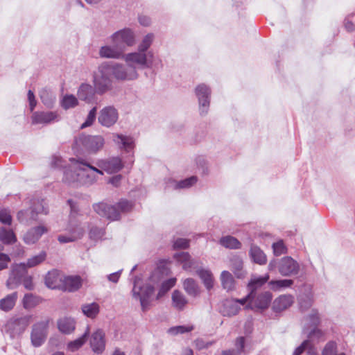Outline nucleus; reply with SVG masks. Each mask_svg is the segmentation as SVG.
Returning a JSON list of instances; mask_svg holds the SVG:
<instances>
[{
    "label": "nucleus",
    "instance_id": "nucleus-24",
    "mask_svg": "<svg viewBox=\"0 0 355 355\" xmlns=\"http://www.w3.org/2000/svg\"><path fill=\"white\" fill-rule=\"evenodd\" d=\"M112 140L120 149L129 152L134 148V140L130 136L122 134H112Z\"/></svg>",
    "mask_w": 355,
    "mask_h": 355
},
{
    "label": "nucleus",
    "instance_id": "nucleus-5",
    "mask_svg": "<svg viewBox=\"0 0 355 355\" xmlns=\"http://www.w3.org/2000/svg\"><path fill=\"white\" fill-rule=\"evenodd\" d=\"M105 144V139L101 135H80L74 139L73 149L78 152L96 153Z\"/></svg>",
    "mask_w": 355,
    "mask_h": 355
},
{
    "label": "nucleus",
    "instance_id": "nucleus-21",
    "mask_svg": "<svg viewBox=\"0 0 355 355\" xmlns=\"http://www.w3.org/2000/svg\"><path fill=\"white\" fill-rule=\"evenodd\" d=\"M56 112H35L31 116L33 124H47L58 120Z\"/></svg>",
    "mask_w": 355,
    "mask_h": 355
},
{
    "label": "nucleus",
    "instance_id": "nucleus-52",
    "mask_svg": "<svg viewBox=\"0 0 355 355\" xmlns=\"http://www.w3.org/2000/svg\"><path fill=\"white\" fill-rule=\"evenodd\" d=\"M104 235V229L98 227H92L89 232V238L94 241H98L101 239Z\"/></svg>",
    "mask_w": 355,
    "mask_h": 355
},
{
    "label": "nucleus",
    "instance_id": "nucleus-32",
    "mask_svg": "<svg viewBox=\"0 0 355 355\" xmlns=\"http://www.w3.org/2000/svg\"><path fill=\"white\" fill-rule=\"evenodd\" d=\"M172 306L177 310H183L188 303L184 295L178 290H175L171 296Z\"/></svg>",
    "mask_w": 355,
    "mask_h": 355
},
{
    "label": "nucleus",
    "instance_id": "nucleus-35",
    "mask_svg": "<svg viewBox=\"0 0 355 355\" xmlns=\"http://www.w3.org/2000/svg\"><path fill=\"white\" fill-rule=\"evenodd\" d=\"M82 285L81 278L78 276H68L63 280V286L66 291L73 292L80 288Z\"/></svg>",
    "mask_w": 355,
    "mask_h": 355
},
{
    "label": "nucleus",
    "instance_id": "nucleus-17",
    "mask_svg": "<svg viewBox=\"0 0 355 355\" xmlns=\"http://www.w3.org/2000/svg\"><path fill=\"white\" fill-rule=\"evenodd\" d=\"M46 329L47 324L44 322H38L33 327L31 338L34 347H40L44 343L47 334Z\"/></svg>",
    "mask_w": 355,
    "mask_h": 355
},
{
    "label": "nucleus",
    "instance_id": "nucleus-36",
    "mask_svg": "<svg viewBox=\"0 0 355 355\" xmlns=\"http://www.w3.org/2000/svg\"><path fill=\"white\" fill-rule=\"evenodd\" d=\"M254 306L259 309H266L268 307L271 300L272 294L266 291L259 294L256 298L254 297Z\"/></svg>",
    "mask_w": 355,
    "mask_h": 355
},
{
    "label": "nucleus",
    "instance_id": "nucleus-37",
    "mask_svg": "<svg viewBox=\"0 0 355 355\" xmlns=\"http://www.w3.org/2000/svg\"><path fill=\"white\" fill-rule=\"evenodd\" d=\"M230 267L237 278H243L246 272L243 270V261L238 256H234L230 259Z\"/></svg>",
    "mask_w": 355,
    "mask_h": 355
},
{
    "label": "nucleus",
    "instance_id": "nucleus-3",
    "mask_svg": "<svg viewBox=\"0 0 355 355\" xmlns=\"http://www.w3.org/2000/svg\"><path fill=\"white\" fill-rule=\"evenodd\" d=\"M70 162L73 164V168L80 171V183L82 184L92 185L96 182L98 175H103L101 169L93 166L81 158H71Z\"/></svg>",
    "mask_w": 355,
    "mask_h": 355
},
{
    "label": "nucleus",
    "instance_id": "nucleus-16",
    "mask_svg": "<svg viewBox=\"0 0 355 355\" xmlns=\"http://www.w3.org/2000/svg\"><path fill=\"white\" fill-rule=\"evenodd\" d=\"M173 257L178 263L182 265L183 270L188 272L195 270L200 264L199 261L191 259L190 254L186 252L175 253Z\"/></svg>",
    "mask_w": 355,
    "mask_h": 355
},
{
    "label": "nucleus",
    "instance_id": "nucleus-19",
    "mask_svg": "<svg viewBox=\"0 0 355 355\" xmlns=\"http://www.w3.org/2000/svg\"><path fill=\"white\" fill-rule=\"evenodd\" d=\"M90 346L94 353L101 354L105 347V333L101 329L94 332L89 340Z\"/></svg>",
    "mask_w": 355,
    "mask_h": 355
},
{
    "label": "nucleus",
    "instance_id": "nucleus-42",
    "mask_svg": "<svg viewBox=\"0 0 355 355\" xmlns=\"http://www.w3.org/2000/svg\"><path fill=\"white\" fill-rule=\"evenodd\" d=\"M219 243L226 248L230 249H240L241 248V242L235 237L232 236H225L220 238L219 240Z\"/></svg>",
    "mask_w": 355,
    "mask_h": 355
},
{
    "label": "nucleus",
    "instance_id": "nucleus-4",
    "mask_svg": "<svg viewBox=\"0 0 355 355\" xmlns=\"http://www.w3.org/2000/svg\"><path fill=\"white\" fill-rule=\"evenodd\" d=\"M132 207L133 204L132 202L127 200H121L116 205H112L105 202L96 204L94 205V209L99 216L115 220L119 218L121 212L130 211Z\"/></svg>",
    "mask_w": 355,
    "mask_h": 355
},
{
    "label": "nucleus",
    "instance_id": "nucleus-14",
    "mask_svg": "<svg viewBox=\"0 0 355 355\" xmlns=\"http://www.w3.org/2000/svg\"><path fill=\"white\" fill-rule=\"evenodd\" d=\"M118 118L117 110L112 106H107L100 111L98 121L103 126L110 128L116 123Z\"/></svg>",
    "mask_w": 355,
    "mask_h": 355
},
{
    "label": "nucleus",
    "instance_id": "nucleus-20",
    "mask_svg": "<svg viewBox=\"0 0 355 355\" xmlns=\"http://www.w3.org/2000/svg\"><path fill=\"white\" fill-rule=\"evenodd\" d=\"M197 181L198 178L196 176H191L180 181L168 179L166 180V189L171 190L189 189L194 185Z\"/></svg>",
    "mask_w": 355,
    "mask_h": 355
},
{
    "label": "nucleus",
    "instance_id": "nucleus-9",
    "mask_svg": "<svg viewBox=\"0 0 355 355\" xmlns=\"http://www.w3.org/2000/svg\"><path fill=\"white\" fill-rule=\"evenodd\" d=\"M111 43L116 46L124 53L126 46H132L135 44V35L130 28H123L113 33L110 36Z\"/></svg>",
    "mask_w": 355,
    "mask_h": 355
},
{
    "label": "nucleus",
    "instance_id": "nucleus-13",
    "mask_svg": "<svg viewBox=\"0 0 355 355\" xmlns=\"http://www.w3.org/2000/svg\"><path fill=\"white\" fill-rule=\"evenodd\" d=\"M278 270L282 276L296 275L300 271V265L292 257H284L278 261Z\"/></svg>",
    "mask_w": 355,
    "mask_h": 355
},
{
    "label": "nucleus",
    "instance_id": "nucleus-29",
    "mask_svg": "<svg viewBox=\"0 0 355 355\" xmlns=\"http://www.w3.org/2000/svg\"><path fill=\"white\" fill-rule=\"evenodd\" d=\"M195 270L202 279L205 288L209 291L211 290L214 286V277L211 272L209 270L200 268V265Z\"/></svg>",
    "mask_w": 355,
    "mask_h": 355
},
{
    "label": "nucleus",
    "instance_id": "nucleus-1",
    "mask_svg": "<svg viewBox=\"0 0 355 355\" xmlns=\"http://www.w3.org/2000/svg\"><path fill=\"white\" fill-rule=\"evenodd\" d=\"M155 39L153 33H148L144 37L138 46V51L127 53V61L135 62L141 69H153L157 70L163 67L162 60L155 57L153 51H148Z\"/></svg>",
    "mask_w": 355,
    "mask_h": 355
},
{
    "label": "nucleus",
    "instance_id": "nucleus-50",
    "mask_svg": "<svg viewBox=\"0 0 355 355\" xmlns=\"http://www.w3.org/2000/svg\"><path fill=\"white\" fill-rule=\"evenodd\" d=\"M46 257V254L44 252H42L39 254L32 257L28 259L26 263H25L26 268H33L39 265L45 260Z\"/></svg>",
    "mask_w": 355,
    "mask_h": 355
},
{
    "label": "nucleus",
    "instance_id": "nucleus-64",
    "mask_svg": "<svg viewBox=\"0 0 355 355\" xmlns=\"http://www.w3.org/2000/svg\"><path fill=\"white\" fill-rule=\"evenodd\" d=\"M21 282H23L24 286L26 289L29 291L33 290L34 284L33 283V278L31 276L26 275Z\"/></svg>",
    "mask_w": 355,
    "mask_h": 355
},
{
    "label": "nucleus",
    "instance_id": "nucleus-51",
    "mask_svg": "<svg viewBox=\"0 0 355 355\" xmlns=\"http://www.w3.org/2000/svg\"><path fill=\"white\" fill-rule=\"evenodd\" d=\"M96 107H94L89 112L85 119V121L80 125L81 129L91 126L94 122L96 117Z\"/></svg>",
    "mask_w": 355,
    "mask_h": 355
},
{
    "label": "nucleus",
    "instance_id": "nucleus-30",
    "mask_svg": "<svg viewBox=\"0 0 355 355\" xmlns=\"http://www.w3.org/2000/svg\"><path fill=\"white\" fill-rule=\"evenodd\" d=\"M70 163V165L64 171L63 181L67 184L80 183V171L74 169L72 163L71 162Z\"/></svg>",
    "mask_w": 355,
    "mask_h": 355
},
{
    "label": "nucleus",
    "instance_id": "nucleus-33",
    "mask_svg": "<svg viewBox=\"0 0 355 355\" xmlns=\"http://www.w3.org/2000/svg\"><path fill=\"white\" fill-rule=\"evenodd\" d=\"M322 321L321 315L317 309H311L304 318V325L309 327H318Z\"/></svg>",
    "mask_w": 355,
    "mask_h": 355
},
{
    "label": "nucleus",
    "instance_id": "nucleus-49",
    "mask_svg": "<svg viewBox=\"0 0 355 355\" xmlns=\"http://www.w3.org/2000/svg\"><path fill=\"white\" fill-rule=\"evenodd\" d=\"M292 279L272 280L269 282L270 288L274 291L279 290L282 288H288L293 285Z\"/></svg>",
    "mask_w": 355,
    "mask_h": 355
},
{
    "label": "nucleus",
    "instance_id": "nucleus-34",
    "mask_svg": "<svg viewBox=\"0 0 355 355\" xmlns=\"http://www.w3.org/2000/svg\"><path fill=\"white\" fill-rule=\"evenodd\" d=\"M239 310L240 307L234 299L226 300L223 303L222 313L225 316L231 317L236 315Z\"/></svg>",
    "mask_w": 355,
    "mask_h": 355
},
{
    "label": "nucleus",
    "instance_id": "nucleus-63",
    "mask_svg": "<svg viewBox=\"0 0 355 355\" xmlns=\"http://www.w3.org/2000/svg\"><path fill=\"white\" fill-rule=\"evenodd\" d=\"M236 350L241 354L243 352L245 347V338L243 336L239 337L235 341Z\"/></svg>",
    "mask_w": 355,
    "mask_h": 355
},
{
    "label": "nucleus",
    "instance_id": "nucleus-48",
    "mask_svg": "<svg viewBox=\"0 0 355 355\" xmlns=\"http://www.w3.org/2000/svg\"><path fill=\"white\" fill-rule=\"evenodd\" d=\"M40 298L31 293H27L23 298V305L25 309H31L40 303Z\"/></svg>",
    "mask_w": 355,
    "mask_h": 355
},
{
    "label": "nucleus",
    "instance_id": "nucleus-60",
    "mask_svg": "<svg viewBox=\"0 0 355 355\" xmlns=\"http://www.w3.org/2000/svg\"><path fill=\"white\" fill-rule=\"evenodd\" d=\"M189 246V241L186 239H178L174 241L173 248L175 249H186Z\"/></svg>",
    "mask_w": 355,
    "mask_h": 355
},
{
    "label": "nucleus",
    "instance_id": "nucleus-62",
    "mask_svg": "<svg viewBox=\"0 0 355 355\" xmlns=\"http://www.w3.org/2000/svg\"><path fill=\"white\" fill-rule=\"evenodd\" d=\"M10 261V258L8 254L0 252V270L6 268Z\"/></svg>",
    "mask_w": 355,
    "mask_h": 355
},
{
    "label": "nucleus",
    "instance_id": "nucleus-54",
    "mask_svg": "<svg viewBox=\"0 0 355 355\" xmlns=\"http://www.w3.org/2000/svg\"><path fill=\"white\" fill-rule=\"evenodd\" d=\"M83 236V232L80 230L77 234H71L68 236L60 235L58 240L61 243H66L69 242H73L77 239H80Z\"/></svg>",
    "mask_w": 355,
    "mask_h": 355
},
{
    "label": "nucleus",
    "instance_id": "nucleus-40",
    "mask_svg": "<svg viewBox=\"0 0 355 355\" xmlns=\"http://www.w3.org/2000/svg\"><path fill=\"white\" fill-rule=\"evenodd\" d=\"M58 329L64 334H70L75 329V321L70 318H64L58 322Z\"/></svg>",
    "mask_w": 355,
    "mask_h": 355
},
{
    "label": "nucleus",
    "instance_id": "nucleus-46",
    "mask_svg": "<svg viewBox=\"0 0 355 355\" xmlns=\"http://www.w3.org/2000/svg\"><path fill=\"white\" fill-rule=\"evenodd\" d=\"M59 280L60 279L57 270L49 272L45 277V284L51 288H56Z\"/></svg>",
    "mask_w": 355,
    "mask_h": 355
},
{
    "label": "nucleus",
    "instance_id": "nucleus-39",
    "mask_svg": "<svg viewBox=\"0 0 355 355\" xmlns=\"http://www.w3.org/2000/svg\"><path fill=\"white\" fill-rule=\"evenodd\" d=\"M40 97L42 103L48 108L53 107L55 102V95L50 90L44 88L40 92Z\"/></svg>",
    "mask_w": 355,
    "mask_h": 355
},
{
    "label": "nucleus",
    "instance_id": "nucleus-25",
    "mask_svg": "<svg viewBox=\"0 0 355 355\" xmlns=\"http://www.w3.org/2000/svg\"><path fill=\"white\" fill-rule=\"evenodd\" d=\"M293 303V297L291 295H282L277 297L272 303V309L275 312L283 311L289 308Z\"/></svg>",
    "mask_w": 355,
    "mask_h": 355
},
{
    "label": "nucleus",
    "instance_id": "nucleus-56",
    "mask_svg": "<svg viewBox=\"0 0 355 355\" xmlns=\"http://www.w3.org/2000/svg\"><path fill=\"white\" fill-rule=\"evenodd\" d=\"M273 252L275 256H280L286 253V248L281 240L272 244Z\"/></svg>",
    "mask_w": 355,
    "mask_h": 355
},
{
    "label": "nucleus",
    "instance_id": "nucleus-57",
    "mask_svg": "<svg viewBox=\"0 0 355 355\" xmlns=\"http://www.w3.org/2000/svg\"><path fill=\"white\" fill-rule=\"evenodd\" d=\"M193 327L192 326L185 327V326H176L171 327L168 329V333L172 335H177L179 334H184L185 332H189L192 331Z\"/></svg>",
    "mask_w": 355,
    "mask_h": 355
},
{
    "label": "nucleus",
    "instance_id": "nucleus-12",
    "mask_svg": "<svg viewBox=\"0 0 355 355\" xmlns=\"http://www.w3.org/2000/svg\"><path fill=\"white\" fill-rule=\"evenodd\" d=\"M195 93L198 100L200 114L205 116L207 114L209 107L210 88L205 84H200L196 87Z\"/></svg>",
    "mask_w": 355,
    "mask_h": 355
},
{
    "label": "nucleus",
    "instance_id": "nucleus-2",
    "mask_svg": "<svg viewBox=\"0 0 355 355\" xmlns=\"http://www.w3.org/2000/svg\"><path fill=\"white\" fill-rule=\"evenodd\" d=\"M123 60L125 64L112 62H105L112 75V77L119 81L135 80L139 78L138 69H140L135 62L127 61V54Z\"/></svg>",
    "mask_w": 355,
    "mask_h": 355
},
{
    "label": "nucleus",
    "instance_id": "nucleus-27",
    "mask_svg": "<svg viewBox=\"0 0 355 355\" xmlns=\"http://www.w3.org/2000/svg\"><path fill=\"white\" fill-rule=\"evenodd\" d=\"M252 260L259 265H264L267 262V257L263 250L259 247L252 244L249 252Z\"/></svg>",
    "mask_w": 355,
    "mask_h": 355
},
{
    "label": "nucleus",
    "instance_id": "nucleus-6",
    "mask_svg": "<svg viewBox=\"0 0 355 355\" xmlns=\"http://www.w3.org/2000/svg\"><path fill=\"white\" fill-rule=\"evenodd\" d=\"M112 75L105 62L93 73V85L97 94L103 95L112 89Z\"/></svg>",
    "mask_w": 355,
    "mask_h": 355
},
{
    "label": "nucleus",
    "instance_id": "nucleus-59",
    "mask_svg": "<svg viewBox=\"0 0 355 355\" xmlns=\"http://www.w3.org/2000/svg\"><path fill=\"white\" fill-rule=\"evenodd\" d=\"M313 302V299L312 297L306 296L304 298L302 297L299 301L300 308L302 310H305L311 306Z\"/></svg>",
    "mask_w": 355,
    "mask_h": 355
},
{
    "label": "nucleus",
    "instance_id": "nucleus-44",
    "mask_svg": "<svg viewBox=\"0 0 355 355\" xmlns=\"http://www.w3.org/2000/svg\"><path fill=\"white\" fill-rule=\"evenodd\" d=\"M0 241L4 244H10L16 241V237L11 230L0 227Z\"/></svg>",
    "mask_w": 355,
    "mask_h": 355
},
{
    "label": "nucleus",
    "instance_id": "nucleus-58",
    "mask_svg": "<svg viewBox=\"0 0 355 355\" xmlns=\"http://www.w3.org/2000/svg\"><path fill=\"white\" fill-rule=\"evenodd\" d=\"M0 222L5 225L11 224L12 217L8 209H3L0 210Z\"/></svg>",
    "mask_w": 355,
    "mask_h": 355
},
{
    "label": "nucleus",
    "instance_id": "nucleus-41",
    "mask_svg": "<svg viewBox=\"0 0 355 355\" xmlns=\"http://www.w3.org/2000/svg\"><path fill=\"white\" fill-rule=\"evenodd\" d=\"M81 309L84 315L89 318H95L99 313L100 306L96 302L83 304Z\"/></svg>",
    "mask_w": 355,
    "mask_h": 355
},
{
    "label": "nucleus",
    "instance_id": "nucleus-38",
    "mask_svg": "<svg viewBox=\"0 0 355 355\" xmlns=\"http://www.w3.org/2000/svg\"><path fill=\"white\" fill-rule=\"evenodd\" d=\"M269 277L268 274L262 277L252 275L248 284V287L249 290H250V292H252V294L254 295L255 291L263 286L269 279Z\"/></svg>",
    "mask_w": 355,
    "mask_h": 355
},
{
    "label": "nucleus",
    "instance_id": "nucleus-8",
    "mask_svg": "<svg viewBox=\"0 0 355 355\" xmlns=\"http://www.w3.org/2000/svg\"><path fill=\"white\" fill-rule=\"evenodd\" d=\"M47 214L48 210L43 200H37L32 206L26 210H21L17 213V219L20 223H28L30 221L37 220L39 214Z\"/></svg>",
    "mask_w": 355,
    "mask_h": 355
},
{
    "label": "nucleus",
    "instance_id": "nucleus-11",
    "mask_svg": "<svg viewBox=\"0 0 355 355\" xmlns=\"http://www.w3.org/2000/svg\"><path fill=\"white\" fill-rule=\"evenodd\" d=\"M26 274L27 268L25 263L12 266L8 279L6 281V286L8 288L15 289L18 287Z\"/></svg>",
    "mask_w": 355,
    "mask_h": 355
},
{
    "label": "nucleus",
    "instance_id": "nucleus-22",
    "mask_svg": "<svg viewBox=\"0 0 355 355\" xmlns=\"http://www.w3.org/2000/svg\"><path fill=\"white\" fill-rule=\"evenodd\" d=\"M96 94L94 87L88 83H82L77 91L78 98L87 103H90L94 101Z\"/></svg>",
    "mask_w": 355,
    "mask_h": 355
},
{
    "label": "nucleus",
    "instance_id": "nucleus-31",
    "mask_svg": "<svg viewBox=\"0 0 355 355\" xmlns=\"http://www.w3.org/2000/svg\"><path fill=\"white\" fill-rule=\"evenodd\" d=\"M17 298V292L7 295L0 300V309L6 312L12 310L15 306Z\"/></svg>",
    "mask_w": 355,
    "mask_h": 355
},
{
    "label": "nucleus",
    "instance_id": "nucleus-18",
    "mask_svg": "<svg viewBox=\"0 0 355 355\" xmlns=\"http://www.w3.org/2000/svg\"><path fill=\"white\" fill-rule=\"evenodd\" d=\"M98 54L102 58L107 59H123L125 55L116 44L112 43V45L106 44L102 46L98 51Z\"/></svg>",
    "mask_w": 355,
    "mask_h": 355
},
{
    "label": "nucleus",
    "instance_id": "nucleus-26",
    "mask_svg": "<svg viewBox=\"0 0 355 355\" xmlns=\"http://www.w3.org/2000/svg\"><path fill=\"white\" fill-rule=\"evenodd\" d=\"M220 280L224 290L232 291L236 288V282L233 275L227 270L222 271L220 275Z\"/></svg>",
    "mask_w": 355,
    "mask_h": 355
},
{
    "label": "nucleus",
    "instance_id": "nucleus-23",
    "mask_svg": "<svg viewBox=\"0 0 355 355\" xmlns=\"http://www.w3.org/2000/svg\"><path fill=\"white\" fill-rule=\"evenodd\" d=\"M47 231V228L44 225L35 227L25 234L24 240L27 244H33Z\"/></svg>",
    "mask_w": 355,
    "mask_h": 355
},
{
    "label": "nucleus",
    "instance_id": "nucleus-45",
    "mask_svg": "<svg viewBox=\"0 0 355 355\" xmlns=\"http://www.w3.org/2000/svg\"><path fill=\"white\" fill-rule=\"evenodd\" d=\"M88 336V329L85 332V334L78 339H76L75 340H73L68 343L67 345V349L70 352H75L80 349L83 344L85 343L87 338Z\"/></svg>",
    "mask_w": 355,
    "mask_h": 355
},
{
    "label": "nucleus",
    "instance_id": "nucleus-43",
    "mask_svg": "<svg viewBox=\"0 0 355 355\" xmlns=\"http://www.w3.org/2000/svg\"><path fill=\"white\" fill-rule=\"evenodd\" d=\"M78 105V99L73 94L64 95L60 101V105L64 110L73 108Z\"/></svg>",
    "mask_w": 355,
    "mask_h": 355
},
{
    "label": "nucleus",
    "instance_id": "nucleus-7",
    "mask_svg": "<svg viewBox=\"0 0 355 355\" xmlns=\"http://www.w3.org/2000/svg\"><path fill=\"white\" fill-rule=\"evenodd\" d=\"M139 279L136 277L132 288L133 297L139 300L143 311L149 309L151 302V297L154 293V287L150 284L139 285Z\"/></svg>",
    "mask_w": 355,
    "mask_h": 355
},
{
    "label": "nucleus",
    "instance_id": "nucleus-61",
    "mask_svg": "<svg viewBox=\"0 0 355 355\" xmlns=\"http://www.w3.org/2000/svg\"><path fill=\"white\" fill-rule=\"evenodd\" d=\"M309 346L310 341L309 340H304L299 347L295 349L293 355H301Z\"/></svg>",
    "mask_w": 355,
    "mask_h": 355
},
{
    "label": "nucleus",
    "instance_id": "nucleus-47",
    "mask_svg": "<svg viewBox=\"0 0 355 355\" xmlns=\"http://www.w3.org/2000/svg\"><path fill=\"white\" fill-rule=\"evenodd\" d=\"M176 283V278H170L162 282L161 288L157 293V299L164 296Z\"/></svg>",
    "mask_w": 355,
    "mask_h": 355
},
{
    "label": "nucleus",
    "instance_id": "nucleus-55",
    "mask_svg": "<svg viewBox=\"0 0 355 355\" xmlns=\"http://www.w3.org/2000/svg\"><path fill=\"white\" fill-rule=\"evenodd\" d=\"M324 337V332L317 327H314L313 329L308 333V338L311 340H323Z\"/></svg>",
    "mask_w": 355,
    "mask_h": 355
},
{
    "label": "nucleus",
    "instance_id": "nucleus-28",
    "mask_svg": "<svg viewBox=\"0 0 355 355\" xmlns=\"http://www.w3.org/2000/svg\"><path fill=\"white\" fill-rule=\"evenodd\" d=\"M183 288L186 293L193 297H197L200 294V286L196 281L192 278H187L184 280Z\"/></svg>",
    "mask_w": 355,
    "mask_h": 355
},
{
    "label": "nucleus",
    "instance_id": "nucleus-15",
    "mask_svg": "<svg viewBox=\"0 0 355 355\" xmlns=\"http://www.w3.org/2000/svg\"><path fill=\"white\" fill-rule=\"evenodd\" d=\"M96 165L102 171L107 173H114L119 171L123 166L121 159L119 157H112L107 159H99Z\"/></svg>",
    "mask_w": 355,
    "mask_h": 355
},
{
    "label": "nucleus",
    "instance_id": "nucleus-53",
    "mask_svg": "<svg viewBox=\"0 0 355 355\" xmlns=\"http://www.w3.org/2000/svg\"><path fill=\"white\" fill-rule=\"evenodd\" d=\"M336 353L337 344L334 341H329L322 352V355H336Z\"/></svg>",
    "mask_w": 355,
    "mask_h": 355
},
{
    "label": "nucleus",
    "instance_id": "nucleus-10",
    "mask_svg": "<svg viewBox=\"0 0 355 355\" xmlns=\"http://www.w3.org/2000/svg\"><path fill=\"white\" fill-rule=\"evenodd\" d=\"M31 321V315H24L20 318H12L6 324V331L11 338L20 335L28 326Z\"/></svg>",
    "mask_w": 355,
    "mask_h": 355
}]
</instances>
